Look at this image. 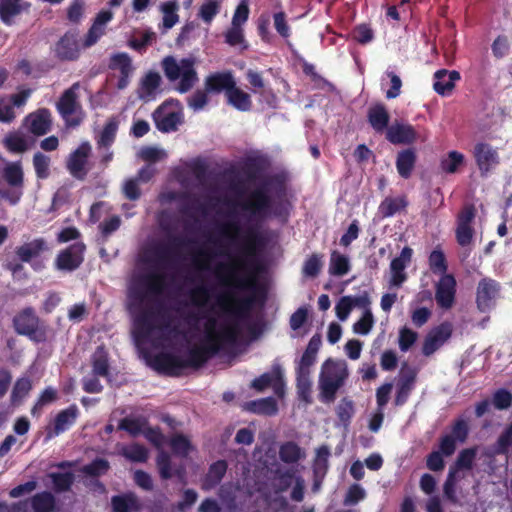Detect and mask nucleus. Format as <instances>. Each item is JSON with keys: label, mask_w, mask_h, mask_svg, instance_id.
Wrapping results in <instances>:
<instances>
[{"label": "nucleus", "mask_w": 512, "mask_h": 512, "mask_svg": "<svg viewBox=\"0 0 512 512\" xmlns=\"http://www.w3.org/2000/svg\"><path fill=\"white\" fill-rule=\"evenodd\" d=\"M262 267L254 259H240L230 263H221L216 269V274L222 278L225 272L227 280H230L234 287L248 291L245 297L237 298L232 294H226L218 298L220 309L232 319L222 325L216 331L217 320L214 317L207 319L204 329L207 340L219 346V352L224 344L236 342L241 329V324L251 318L253 307L265 300V292L258 283V274Z\"/></svg>", "instance_id": "nucleus-1"}, {"label": "nucleus", "mask_w": 512, "mask_h": 512, "mask_svg": "<svg viewBox=\"0 0 512 512\" xmlns=\"http://www.w3.org/2000/svg\"><path fill=\"white\" fill-rule=\"evenodd\" d=\"M238 206L247 215L250 225L245 231L242 257L236 258L233 261L254 259L261 266L256 258L257 248L264 244L259 232V224L269 218H279L287 215V209L282 201L272 200L265 189V185L251 191L248 198L238 203Z\"/></svg>", "instance_id": "nucleus-2"}, {"label": "nucleus", "mask_w": 512, "mask_h": 512, "mask_svg": "<svg viewBox=\"0 0 512 512\" xmlns=\"http://www.w3.org/2000/svg\"><path fill=\"white\" fill-rule=\"evenodd\" d=\"M219 353V346L207 340L205 333L204 339L199 346H195L188 351L186 359L172 353H159L154 357V368L169 376H178L185 368L198 369L202 367L210 358Z\"/></svg>", "instance_id": "nucleus-3"}, {"label": "nucleus", "mask_w": 512, "mask_h": 512, "mask_svg": "<svg viewBox=\"0 0 512 512\" xmlns=\"http://www.w3.org/2000/svg\"><path fill=\"white\" fill-rule=\"evenodd\" d=\"M161 67L165 77L170 82L179 80L176 90L187 93L198 82V74L195 69V61L192 58H182L179 62L173 56H166L161 61Z\"/></svg>", "instance_id": "nucleus-4"}, {"label": "nucleus", "mask_w": 512, "mask_h": 512, "mask_svg": "<svg viewBox=\"0 0 512 512\" xmlns=\"http://www.w3.org/2000/svg\"><path fill=\"white\" fill-rule=\"evenodd\" d=\"M347 378L348 370L345 363L332 359L326 360L319 376L320 400L324 403L334 402L337 391L344 385Z\"/></svg>", "instance_id": "nucleus-5"}, {"label": "nucleus", "mask_w": 512, "mask_h": 512, "mask_svg": "<svg viewBox=\"0 0 512 512\" xmlns=\"http://www.w3.org/2000/svg\"><path fill=\"white\" fill-rule=\"evenodd\" d=\"M80 82L73 83L65 89L57 100L55 106L64 124L68 128H75L81 125L86 113L79 99Z\"/></svg>", "instance_id": "nucleus-6"}, {"label": "nucleus", "mask_w": 512, "mask_h": 512, "mask_svg": "<svg viewBox=\"0 0 512 512\" xmlns=\"http://www.w3.org/2000/svg\"><path fill=\"white\" fill-rule=\"evenodd\" d=\"M13 327L17 334L27 336L36 343L45 342L48 338L47 327L43 325L32 307H26L13 318Z\"/></svg>", "instance_id": "nucleus-7"}, {"label": "nucleus", "mask_w": 512, "mask_h": 512, "mask_svg": "<svg viewBox=\"0 0 512 512\" xmlns=\"http://www.w3.org/2000/svg\"><path fill=\"white\" fill-rule=\"evenodd\" d=\"M476 212L473 204H465L457 215L455 236L457 243L462 247L470 245L473 240L475 231L472 223Z\"/></svg>", "instance_id": "nucleus-8"}, {"label": "nucleus", "mask_w": 512, "mask_h": 512, "mask_svg": "<svg viewBox=\"0 0 512 512\" xmlns=\"http://www.w3.org/2000/svg\"><path fill=\"white\" fill-rule=\"evenodd\" d=\"M452 333L453 326L448 321L432 328L423 341L422 354L426 357L434 354L451 338Z\"/></svg>", "instance_id": "nucleus-9"}, {"label": "nucleus", "mask_w": 512, "mask_h": 512, "mask_svg": "<svg viewBox=\"0 0 512 512\" xmlns=\"http://www.w3.org/2000/svg\"><path fill=\"white\" fill-rule=\"evenodd\" d=\"M76 29L68 30L55 44V56L61 61H76L80 57L82 43Z\"/></svg>", "instance_id": "nucleus-10"}, {"label": "nucleus", "mask_w": 512, "mask_h": 512, "mask_svg": "<svg viewBox=\"0 0 512 512\" xmlns=\"http://www.w3.org/2000/svg\"><path fill=\"white\" fill-rule=\"evenodd\" d=\"M457 282L453 274L441 276L435 284V301L443 310L451 309L456 300Z\"/></svg>", "instance_id": "nucleus-11"}, {"label": "nucleus", "mask_w": 512, "mask_h": 512, "mask_svg": "<svg viewBox=\"0 0 512 512\" xmlns=\"http://www.w3.org/2000/svg\"><path fill=\"white\" fill-rule=\"evenodd\" d=\"M85 245L77 242L62 250L56 258L55 264L61 271H74L84 261Z\"/></svg>", "instance_id": "nucleus-12"}, {"label": "nucleus", "mask_w": 512, "mask_h": 512, "mask_svg": "<svg viewBox=\"0 0 512 512\" xmlns=\"http://www.w3.org/2000/svg\"><path fill=\"white\" fill-rule=\"evenodd\" d=\"M473 154L481 176H486L500 163L497 149L488 143H477L474 146Z\"/></svg>", "instance_id": "nucleus-13"}, {"label": "nucleus", "mask_w": 512, "mask_h": 512, "mask_svg": "<svg viewBox=\"0 0 512 512\" xmlns=\"http://www.w3.org/2000/svg\"><path fill=\"white\" fill-rule=\"evenodd\" d=\"M170 102H172V100L165 101L153 112L155 126L163 133L176 131L179 124L182 122L181 112L168 110Z\"/></svg>", "instance_id": "nucleus-14"}, {"label": "nucleus", "mask_w": 512, "mask_h": 512, "mask_svg": "<svg viewBox=\"0 0 512 512\" xmlns=\"http://www.w3.org/2000/svg\"><path fill=\"white\" fill-rule=\"evenodd\" d=\"M161 305L145 307L134 318L135 335L137 339L148 338L155 329L156 317L160 314Z\"/></svg>", "instance_id": "nucleus-15"}, {"label": "nucleus", "mask_w": 512, "mask_h": 512, "mask_svg": "<svg viewBox=\"0 0 512 512\" xmlns=\"http://www.w3.org/2000/svg\"><path fill=\"white\" fill-rule=\"evenodd\" d=\"M90 151L89 143H83L70 154L67 160V169L74 178L79 180L86 178L88 173L86 165Z\"/></svg>", "instance_id": "nucleus-16"}, {"label": "nucleus", "mask_w": 512, "mask_h": 512, "mask_svg": "<svg viewBox=\"0 0 512 512\" xmlns=\"http://www.w3.org/2000/svg\"><path fill=\"white\" fill-rule=\"evenodd\" d=\"M24 125L33 135L43 136L51 130L52 114L48 108H40L25 117Z\"/></svg>", "instance_id": "nucleus-17"}, {"label": "nucleus", "mask_w": 512, "mask_h": 512, "mask_svg": "<svg viewBox=\"0 0 512 512\" xmlns=\"http://www.w3.org/2000/svg\"><path fill=\"white\" fill-rule=\"evenodd\" d=\"M113 18V13L110 10H101L88 29L82 41V48L87 49L95 45L100 38L106 33V25Z\"/></svg>", "instance_id": "nucleus-18"}, {"label": "nucleus", "mask_w": 512, "mask_h": 512, "mask_svg": "<svg viewBox=\"0 0 512 512\" xmlns=\"http://www.w3.org/2000/svg\"><path fill=\"white\" fill-rule=\"evenodd\" d=\"M78 415L79 410L75 404L58 412L54 419L53 426L47 429V438L51 439L69 430L76 422Z\"/></svg>", "instance_id": "nucleus-19"}, {"label": "nucleus", "mask_w": 512, "mask_h": 512, "mask_svg": "<svg viewBox=\"0 0 512 512\" xmlns=\"http://www.w3.org/2000/svg\"><path fill=\"white\" fill-rule=\"evenodd\" d=\"M413 255L412 248L405 246L398 257L390 263L391 278L390 286L400 287L406 280L405 268L410 264Z\"/></svg>", "instance_id": "nucleus-20"}, {"label": "nucleus", "mask_w": 512, "mask_h": 512, "mask_svg": "<svg viewBox=\"0 0 512 512\" xmlns=\"http://www.w3.org/2000/svg\"><path fill=\"white\" fill-rule=\"evenodd\" d=\"M234 85H236V81L233 72L230 70L211 73L204 81L206 90L212 94L225 92V95H227L234 88Z\"/></svg>", "instance_id": "nucleus-21"}, {"label": "nucleus", "mask_w": 512, "mask_h": 512, "mask_svg": "<svg viewBox=\"0 0 512 512\" xmlns=\"http://www.w3.org/2000/svg\"><path fill=\"white\" fill-rule=\"evenodd\" d=\"M31 3L25 0H0V20L6 26L16 23V18L29 12Z\"/></svg>", "instance_id": "nucleus-22"}, {"label": "nucleus", "mask_w": 512, "mask_h": 512, "mask_svg": "<svg viewBox=\"0 0 512 512\" xmlns=\"http://www.w3.org/2000/svg\"><path fill=\"white\" fill-rule=\"evenodd\" d=\"M460 79L461 75L456 70L439 69L433 75V89L442 97L450 96Z\"/></svg>", "instance_id": "nucleus-23"}, {"label": "nucleus", "mask_w": 512, "mask_h": 512, "mask_svg": "<svg viewBox=\"0 0 512 512\" xmlns=\"http://www.w3.org/2000/svg\"><path fill=\"white\" fill-rule=\"evenodd\" d=\"M499 292V284L493 279L480 280L477 287L476 304L481 312L489 310Z\"/></svg>", "instance_id": "nucleus-24"}, {"label": "nucleus", "mask_w": 512, "mask_h": 512, "mask_svg": "<svg viewBox=\"0 0 512 512\" xmlns=\"http://www.w3.org/2000/svg\"><path fill=\"white\" fill-rule=\"evenodd\" d=\"M162 83L161 76L158 72L149 71L140 80L137 95L138 98L144 102H149L156 99L160 86Z\"/></svg>", "instance_id": "nucleus-25"}, {"label": "nucleus", "mask_w": 512, "mask_h": 512, "mask_svg": "<svg viewBox=\"0 0 512 512\" xmlns=\"http://www.w3.org/2000/svg\"><path fill=\"white\" fill-rule=\"evenodd\" d=\"M386 139L394 144H413L417 139V132L410 124L395 123L386 131Z\"/></svg>", "instance_id": "nucleus-26"}, {"label": "nucleus", "mask_w": 512, "mask_h": 512, "mask_svg": "<svg viewBox=\"0 0 512 512\" xmlns=\"http://www.w3.org/2000/svg\"><path fill=\"white\" fill-rule=\"evenodd\" d=\"M2 176L10 187L20 190V192L13 199H11V203H17L22 195L21 190L24 186V173L21 162H9L3 168Z\"/></svg>", "instance_id": "nucleus-27"}, {"label": "nucleus", "mask_w": 512, "mask_h": 512, "mask_svg": "<svg viewBox=\"0 0 512 512\" xmlns=\"http://www.w3.org/2000/svg\"><path fill=\"white\" fill-rule=\"evenodd\" d=\"M228 464L225 460H217L213 462L209 468L208 472L202 479L201 488L204 491H210L217 487L222 479L224 478L227 472Z\"/></svg>", "instance_id": "nucleus-28"}, {"label": "nucleus", "mask_w": 512, "mask_h": 512, "mask_svg": "<svg viewBox=\"0 0 512 512\" xmlns=\"http://www.w3.org/2000/svg\"><path fill=\"white\" fill-rule=\"evenodd\" d=\"M367 118L369 124L377 133L387 131L389 128L390 115L387 108L382 103L372 105L368 109Z\"/></svg>", "instance_id": "nucleus-29"}, {"label": "nucleus", "mask_w": 512, "mask_h": 512, "mask_svg": "<svg viewBox=\"0 0 512 512\" xmlns=\"http://www.w3.org/2000/svg\"><path fill=\"white\" fill-rule=\"evenodd\" d=\"M47 243L43 238H37L16 248V255L21 262H30L47 250Z\"/></svg>", "instance_id": "nucleus-30"}, {"label": "nucleus", "mask_w": 512, "mask_h": 512, "mask_svg": "<svg viewBox=\"0 0 512 512\" xmlns=\"http://www.w3.org/2000/svg\"><path fill=\"white\" fill-rule=\"evenodd\" d=\"M417 161V155L413 148H407L398 152L396 157V169L398 174L408 179L411 177Z\"/></svg>", "instance_id": "nucleus-31"}, {"label": "nucleus", "mask_w": 512, "mask_h": 512, "mask_svg": "<svg viewBox=\"0 0 512 512\" xmlns=\"http://www.w3.org/2000/svg\"><path fill=\"white\" fill-rule=\"evenodd\" d=\"M246 79L253 88V92H259L269 105L276 101V95L273 93V90L265 88L264 79L260 72L249 69L246 72Z\"/></svg>", "instance_id": "nucleus-32"}, {"label": "nucleus", "mask_w": 512, "mask_h": 512, "mask_svg": "<svg viewBox=\"0 0 512 512\" xmlns=\"http://www.w3.org/2000/svg\"><path fill=\"white\" fill-rule=\"evenodd\" d=\"M111 504L113 512H131L138 511L140 509L139 500L132 492L113 496Z\"/></svg>", "instance_id": "nucleus-33"}, {"label": "nucleus", "mask_w": 512, "mask_h": 512, "mask_svg": "<svg viewBox=\"0 0 512 512\" xmlns=\"http://www.w3.org/2000/svg\"><path fill=\"white\" fill-rule=\"evenodd\" d=\"M408 206L405 196L386 197L379 205L378 212L382 218H390Z\"/></svg>", "instance_id": "nucleus-34"}, {"label": "nucleus", "mask_w": 512, "mask_h": 512, "mask_svg": "<svg viewBox=\"0 0 512 512\" xmlns=\"http://www.w3.org/2000/svg\"><path fill=\"white\" fill-rule=\"evenodd\" d=\"M247 409L255 414L273 416L278 412V405L274 398L267 397L248 402Z\"/></svg>", "instance_id": "nucleus-35"}, {"label": "nucleus", "mask_w": 512, "mask_h": 512, "mask_svg": "<svg viewBox=\"0 0 512 512\" xmlns=\"http://www.w3.org/2000/svg\"><path fill=\"white\" fill-rule=\"evenodd\" d=\"M227 102L239 111H249L252 107L251 97L236 85L226 95Z\"/></svg>", "instance_id": "nucleus-36"}, {"label": "nucleus", "mask_w": 512, "mask_h": 512, "mask_svg": "<svg viewBox=\"0 0 512 512\" xmlns=\"http://www.w3.org/2000/svg\"><path fill=\"white\" fill-rule=\"evenodd\" d=\"M304 456L305 454L300 446L293 441H287L280 445L279 458L286 464L296 463Z\"/></svg>", "instance_id": "nucleus-37"}, {"label": "nucleus", "mask_w": 512, "mask_h": 512, "mask_svg": "<svg viewBox=\"0 0 512 512\" xmlns=\"http://www.w3.org/2000/svg\"><path fill=\"white\" fill-rule=\"evenodd\" d=\"M109 359L108 354L103 347H98L92 355V372L95 376H109Z\"/></svg>", "instance_id": "nucleus-38"}, {"label": "nucleus", "mask_w": 512, "mask_h": 512, "mask_svg": "<svg viewBox=\"0 0 512 512\" xmlns=\"http://www.w3.org/2000/svg\"><path fill=\"white\" fill-rule=\"evenodd\" d=\"M465 157L456 150L449 151L440 161V168L446 174H455L464 165Z\"/></svg>", "instance_id": "nucleus-39"}, {"label": "nucleus", "mask_w": 512, "mask_h": 512, "mask_svg": "<svg viewBox=\"0 0 512 512\" xmlns=\"http://www.w3.org/2000/svg\"><path fill=\"white\" fill-rule=\"evenodd\" d=\"M55 504V497L48 491L37 493L31 499V506L34 512H52Z\"/></svg>", "instance_id": "nucleus-40"}, {"label": "nucleus", "mask_w": 512, "mask_h": 512, "mask_svg": "<svg viewBox=\"0 0 512 512\" xmlns=\"http://www.w3.org/2000/svg\"><path fill=\"white\" fill-rule=\"evenodd\" d=\"M120 454L127 460L136 463H145L149 458L148 449L144 445L138 443L124 446L121 449Z\"/></svg>", "instance_id": "nucleus-41"}, {"label": "nucleus", "mask_w": 512, "mask_h": 512, "mask_svg": "<svg viewBox=\"0 0 512 512\" xmlns=\"http://www.w3.org/2000/svg\"><path fill=\"white\" fill-rule=\"evenodd\" d=\"M428 264L431 272L436 275L444 276L448 270L446 256L440 247L432 250L428 257Z\"/></svg>", "instance_id": "nucleus-42"}, {"label": "nucleus", "mask_w": 512, "mask_h": 512, "mask_svg": "<svg viewBox=\"0 0 512 512\" xmlns=\"http://www.w3.org/2000/svg\"><path fill=\"white\" fill-rule=\"evenodd\" d=\"M148 425V421L143 417L131 418L125 417L120 420L118 428L129 433L132 437H136L143 434L145 427Z\"/></svg>", "instance_id": "nucleus-43"}, {"label": "nucleus", "mask_w": 512, "mask_h": 512, "mask_svg": "<svg viewBox=\"0 0 512 512\" xmlns=\"http://www.w3.org/2000/svg\"><path fill=\"white\" fill-rule=\"evenodd\" d=\"M350 270V263L347 256L333 251L330 257L329 273L334 276H343Z\"/></svg>", "instance_id": "nucleus-44"}, {"label": "nucleus", "mask_w": 512, "mask_h": 512, "mask_svg": "<svg viewBox=\"0 0 512 512\" xmlns=\"http://www.w3.org/2000/svg\"><path fill=\"white\" fill-rule=\"evenodd\" d=\"M159 224L162 231L168 234L167 243L173 247V250L178 255L179 250L187 245L188 240L183 236L170 234L174 230V227L172 226L170 219L162 218L160 219Z\"/></svg>", "instance_id": "nucleus-45"}, {"label": "nucleus", "mask_w": 512, "mask_h": 512, "mask_svg": "<svg viewBox=\"0 0 512 512\" xmlns=\"http://www.w3.org/2000/svg\"><path fill=\"white\" fill-rule=\"evenodd\" d=\"M145 287L150 294H161L166 286V276L163 273H150L143 279Z\"/></svg>", "instance_id": "nucleus-46"}, {"label": "nucleus", "mask_w": 512, "mask_h": 512, "mask_svg": "<svg viewBox=\"0 0 512 512\" xmlns=\"http://www.w3.org/2000/svg\"><path fill=\"white\" fill-rule=\"evenodd\" d=\"M477 453H478L477 446L464 448L459 452V454L453 464L458 469L471 470L473 468Z\"/></svg>", "instance_id": "nucleus-47"}, {"label": "nucleus", "mask_w": 512, "mask_h": 512, "mask_svg": "<svg viewBox=\"0 0 512 512\" xmlns=\"http://www.w3.org/2000/svg\"><path fill=\"white\" fill-rule=\"evenodd\" d=\"M31 389L32 383L29 378L23 377L17 379L11 392L12 404H19L29 394Z\"/></svg>", "instance_id": "nucleus-48"}, {"label": "nucleus", "mask_w": 512, "mask_h": 512, "mask_svg": "<svg viewBox=\"0 0 512 512\" xmlns=\"http://www.w3.org/2000/svg\"><path fill=\"white\" fill-rule=\"evenodd\" d=\"M163 12V27L165 29H171L179 20L177 14L178 3L176 1H168L162 4Z\"/></svg>", "instance_id": "nucleus-49"}, {"label": "nucleus", "mask_w": 512, "mask_h": 512, "mask_svg": "<svg viewBox=\"0 0 512 512\" xmlns=\"http://www.w3.org/2000/svg\"><path fill=\"white\" fill-rule=\"evenodd\" d=\"M118 129V123L115 120H109L105 125L103 130L100 133L99 139L97 141L99 146L102 147H110L116 138V133Z\"/></svg>", "instance_id": "nucleus-50"}, {"label": "nucleus", "mask_w": 512, "mask_h": 512, "mask_svg": "<svg viewBox=\"0 0 512 512\" xmlns=\"http://www.w3.org/2000/svg\"><path fill=\"white\" fill-rule=\"evenodd\" d=\"M311 388L310 375L296 374V389L300 400L306 403L311 402Z\"/></svg>", "instance_id": "nucleus-51"}, {"label": "nucleus", "mask_w": 512, "mask_h": 512, "mask_svg": "<svg viewBox=\"0 0 512 512\" xmlns=\"http://www.w3.org/2000/svg\"><path fill=\"white\" fill-rule=\"evenodd\" d=\"M5 147L13 153H23L28 149L27 140L18 133H10L4 139Z\"/></svg>", "instance_id": "nucleus-52"}, {"label": "nucleus", "mask_w": 512, "mask_h": 512, "mask_svg": "<svg viewBox=\"0 0 512 512\" xmlns=\"http://www.w3.org/2000/svg\"><path fill=\"white\" fill-rule=\"evenodd\" d=\"M154 255L156 260L162 265H170L178 256L173 247L168 243H161L155 246Z\"/></svg>", "instance_id": "nucleus-53"}, {"label": "nucleus", "mask_w": 512, "mask_h": 512, "mask_svg": "<svg viewBox=\"0 0 512 512\" xmlns=\"http://www.w3.org/2000/svg\"><path fill=\"white\" fill-rule=\"evenodd\" d=\"M170 447L174 454L182 457H186L192 449L190 440L182 434H176L171 438Z\"/></svg>", "instance_id": "nucleus-54"}, {"label": "nucleus", "mask_w": 512, "mask_h": 512, "mask_svg": "<svg viewBox=\"0 0 512 512\" xmlns=\"http://www.w3.org/2000/svg\"><path fill=\"white\" fill-rule=\"evenodd\" d=\"M50 478L52 479L55 490L58 492L70 490L74 482V474L72 472L51 473Z\"/></svg>", "instance_id": "nucleus-55"}, {"label": "nucleus", "mask_w": 512, "mask_h": 512, "mask_svg": "<svg viewBox=\"0 0 512 512\" xmlns=\"http://www.w3.org/2000/svg\"><path fill=\"white\" fill-rule=\"evenodd\" d=\"M33 166H34L37 178H39V179L48 178V176L50 174V172H49L50 157H48L47 155H45L41 152H36L33 156Z\"/></svg>", "instance_id": "nucleus-56"}, {"label": "nucleus", "mask_w": 512, "mask_h": 512, "mask_svg": "<svg viewBox=\"0 0 512 512\" xmlns=\"http://www.w3.org/2000/svg\"><path fill=\"white\" fill-rule=\"evenodd\" d=\"M111 69H118L120 74L127 75L132 73L131 58L127 53H117L111 57Z\"/></svg>", "instance_id": "nucleus-57"}, {"label": "nucleus", "mask_w": 512, "mask_h": 512, "mask_svg": "<svg viewBox=\"0 0 512 512\" xmlns=\"http://www.w3.org/2000/svg\"><path fill=\"white\" fill-rule=\"evenodd\" d=\"M110 469L108 460L104 458H96L91 463L83 467V472L90 477H98L106 474Z\"/></svg>", "instance_id": "nucleus-58"}, {"label": "nucleus", "mask_w": 512, "mask_h": 512, "mask_svg": "<svg viewBox=\"0 0 512 512\" xmlns=\"http://www.w3.org/2000/svg\"><path fill=\"white\" fill-rule=\"evenodd\" d=\"M220 11V3L217 0H205L200 6L198 16L207 24H210Z\"/></svg>", "instance_id": "nucleus-59"}, {"label": "nucleus", "mask_w": 512, "mask_h": 512, "mask_svg": "<svg viewBox=\"0 0 512 512\" xmlns=\"http://www.w3.org/2000/svg\"><path fill=\"white\" fill-rule=\"evenodd\" d=\"M322 256L319 254H312L307 258L303 264L302 272L305 276L315 278L319 275L322 269Z\"/></svg>", "instance_id": "nucleus-60"}, {"label": "nucleus", "mask_w": 512, "mask_h": 512, "mask_svg": "<svg viewBox=\"0 0 512 512\" xmlns=\"http://www.w3.org/2000/svg\"><path fill=\"white\" fill-rule=\"evenodd\" d=\"M337 416L340 422L347 426L349 425L353 415H354V404L353 401L344 397L337 406L336 409Z\"/></svg>", "instance_id": "nucleus-61"}, {"label": "nucleus", "mask_w": 512, "mask_h": 512, "mask_svg": "<svg viewBox=\"0 0 512 512\" xmlns=\"http://www.w3.org/2000/svg\"><path fill=\"white\" fill-rule=\"evenodd\" d=\"M156 464L159 471V475L163 480L171 479L172 474V465H171V458L170 455L164 451L161 450L156 458Z\"/></svg>", "instance_id": "nucleus-62"}, {"label": "nucleus", "mask_w": 512, "mask_h": 512, "mask_svg": "<svg viewBox=\"0 0 512 512\" xmlns=\"http://www.w3.org/2000/svg\"><path fill=\"white\" fill-rule=\"evenodd\" d=\"M492 404L497 410H506L512 405V393L500 388L496 390L492 396Z\"/></svg>", "instance_id": "nucleus-63"}, {"label": "nucleus", "mask_w": 512, "mask_h": 512, "mask_svg": "<svg viewBox=\"0 0 512 512\" xmlns=\"http://www.w3.org/2000/svg\"><path fill=\"white\" fill-rule=\"evenodd\" d=\"M352 37L359 44L365 45L374 39V31L369 24H359L353 29Z\"/></svg>", "instance_id": "nucleus-64"}]
</instances>
